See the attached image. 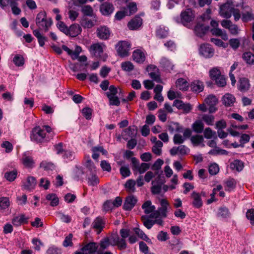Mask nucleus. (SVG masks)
I'll list each match as a JSON object with an SVG mask.
<instances>
[{
	"instance_id": "f257e3e1",
	"label": "nucleus",
	"mask_w": 254,
	"mask_h": 254,
	"mask_svg": "<svg viewBox=\"0 0 254 254\" xmlns=\"http://www.w3.org/2000/svg\"><path fill=\"white\" fill-rule=\"evenodd\" d=\"M45 131L49 134L50 137L53 136L54 132L50 126H43L42 128L38 126L32 129L30 136L31 140L37 142H42L47 140Z\"/></svg>"
},
{
	"instance_id": "f03ea898",
	"label": "nucleus",
	"mask_w": 254,
	"mask_h": 254,
	"mask_svg": "<svg viewBox=\"0 0 254 254\" xmlns=\"http://www.w3.org/2000/svg\"><path fill=\"white\" fill-rule=\"evenodd\" d=\"M35 22L39 29L45 32L48 30L52 23L50 18H47L46 13L44 11H41L37 14Z\"/></svg>"
},
{
	"instance_id": "7ed1b4c3",
	"label": "nucleus",
	"mask_w": 254,
	"mask_h": 254,
	"mask_svg": "<svg viewBox=\"0 0 254 254\" xmlns=\"http://www.w3.org/2000/svg\"><path fill=\"white\" fill-rule=\"evenodd\" d=\"M159 202L161 206L157 210H155L153 214H150V218H157L159 216L165 218L167 216V213L169 206L168 201L165 199H160Z\"/></svg>"
},
{
	"instance_id": "20e7f679",
	"label": "nucleus",
	"mask_w": 254,
	"mask_h": 254,
	"mask_svg": "<svg viewBox=\"0 0 254 254\" xmlns=\"http://www.w3.org/2000/svg\"><path fill=\"white\" fill-rule=\"evenodd\" d=\"M130 48V43L126 41H121L116 46L118 55L122 57H125L128 55Z\"/></svg>"
},
{
	"instance_id": "39448f33",
	"label": "nucleus",
	"mask_w": 254,
	"mask_h": 254,
	"mask_svg": "<svg viewBox=\"0 0 254 254\" xmlns=\"http://www.w3.org/2000/svg\"><path fill=\"white\" fill-rule=\"evenodd\" d=\"M132 163V169L134 172L137 171L140 174L144 173L149 168V164L142 163L140 164L139 161L134 157L131 159Z\"/></svg>"
},
{
	"instance_id": "423d86ee",
	"label": "nucleus",
	"mask_w": 254,
	"mask_h": 254,
	"mask_svg": "<svg viewBox=\"0 0 254 254\" xmlns=\"http://www.w3.org/2000/svg\"><path fill=\"white\" fill-rule=\"evenodd\" d=\"M106 48V46L104 44L97 43L91 45L89 50L92 55L96 57L101 58Z\"/></svg>"
},
{
	"instance_id": "0eeeda50",
	"label": "nucleus",
	"mask_w": 254,
	"mask_h": 254,
	"mask_svg": "<svg viewBox=\"0 0 254 254\" xmlns=\"http://www.w3.org/2000/svg\"><path fill=\"white\" fill-rule=\"evenodd\" d=\"M222 26L226 29H228L230 32L234 35H236L239 33V28L236 24H233L230 20H223L221 22Z\"/></svg>"
},
{
	"instance_id": "6e6552de",
	"label": "nucleus",
	"mask_w": 254,
	"mask_h": 254,
	"mask_svg": "<svg viewBox=\"0 0 254 254\" xmlns=\"http://www.w3.org/2000/svg\"><path fill=\"white\" fill-rule=\"evenodd\" d=\"M234 7L228 3H226L220 7L219 14L225 18L228 19L232 16V11Z\"/></svg>"
},
{
	"instance_id": "1a4fd4ad",
	"label": "nucleus",
	"mask_w": 254,
	"mask_h": 254,
	"mask_svg": "<svg viewBox=\"0 0 254 254\" xmlns=\"http://www.w3.org/2000/svg\"><path fill=\"white\" fill-rule=\"evenodd\" d=\"M199 53L206 58H210L213 57L214 50L209 44H203L199 48Z\"/></svg>"
},
{
	"instance_id": "9d476101",
	"label": "nucleus",
	"mask_w": 254,
	"mask_h": 254,
	"mask_svg": "<svg viewBox=\"0 0 254 254\" xmlns=\"http://www.w3.org/2000/svg\"><path fill=\"white\" fill-rule=\"evenodd\" d=\"M97 36L101 40H107L111 35V31L106 26H101L96 30Z\"/></svg>"
},
{
	"instance_id": "9b49d317",
	"label": "nucleus",
	"mask_w": 254,
	"mask_h": 254,
	"mask_svg": "<svg viewBox=\"0 0 254 254\" xmlns=\"http://www.w3.org/2000/svg\"><path fill=\"white\" fill-rule=\"evenodd\" d=\"M194 16L191 9H187L181 14V21L185 25L192 20Z\"/></svg>"
},
{
	"instance_id": "f8f14e48",
	"label": "nucleus",
	"mask_w": 254,
	"mask_h": 254,
	"mask_svg": "<svg viewBox=\"0 0 254 254\" xmlns=\"http://www.w3.org/2000/svg\"><path fill=\"white\" fill-rule=\"evenodd\" d=\"M150 77L157 82H160L161 79L159 74L158 69L157 67L153 65L148 66L146 68Z\"/></svg>"
},
{
	"instance_id": "ddd939ff",
	"label": "nucleus",
	"mask_w": 254,
	"mask_h": 254,
	"mask_svg": "<svg viewBox=\"0 0 254 254\" xmlns=\"http://www.w3.org/2000/svg\"><path fill=\"white\" fill-rule=\"evenodd\" d=\"M205 102L208 106H209V111L210 113H214L217 109L215 106L218 103V99L216 96L214 95H209L205 99Z\"/></svg>"
},
{
	"instance_id": "4468645a",
	"label": "nucleus",
	"mask_w": 254,
	"mask_h": 254,
	"mask_svg": "<svg viewBox=\"0 0 254 254\" xmlns=\"http://www.w3.org/2000/svg\"><path fill=\"white\" fill-rule=\"evenodd\" d=\"M114 5L109 2H104L100 6V11L101 13L105 16L111 15L114 11Z\"/></svg>"
},
{
	"instance_id": "2eb2a0df",
	"label": "nucleus",
	"mask_w": 254,
	"mask_h": 254,
	"mask_svg": "<svg viewBox=\"0 0 254 254\" xmlns=\"http://www.w3.org/2000/svg\"><path fill=\"white\" fill-rule=\"evenodd\" d=\"M190 198L192 200V205L194 207L199 208L202 206V200L199 193L193 191L191 194Z\"/></svg>"
},
{
	"instance_id": "dca6fc26",
	"label": "nucleus",
	"mask_w": 254,
	"mask_h": 254,
	"mask_svg": "<svg viewBox=\"0 0 254 254\" xmlns=\"http://www.w3.org/2000/svg\"><path fill=\"white\" fill-rule=\"evenodd\" d=\"M98 246L97 243L91 242L83 247L81 250L85 252V254H95L96 252H98Z\"/></svg>"
},
{
	"instance_id": "f3484780",
	"label": "nucleus",
	"mask_w": 254,
	"mask_h": 254,
	"mask_svg": "<svg viewBox=\"0 0 254 254\" xmlns=\"http://www.w3.org/2000/svg\"><path fill=\"white\" fill-rule=\"evenodd\" d=\"M209 27L204 24L197 23L195 26L194 31L197 36L202 37L209 30Z\"/></svg>"
},
{
	"instance_id": "a211bd4d",
	"label": "nucleus",
	"mask_w": 254,
	"mask_h": 254,
	"mask_svg": "<svg viewBox=\"0 0 254 254\" xmlns=\"http://www.w3.org/2000/svg\"><path fill=\"white\" fill-rule=\"evenodd\" d=\"M137 202L136 198L133 195H129L126 198L124 208L126 210H131Z\"/></svg>"
},
{
	"instance_id": "6ab92c4d",
	"label": "nucleus",
	"mask_w": 254,
	"mask_h": 254,
	"mask_svg": "<svg viewBox=\"0 0 254 254\" xmlns=\"http://www.w3.org/2000/svg\"><path fill=\"white\" fill-rule=\"evenodd\" d=\"M36 185V181L33 177H28L23 182V187L25 190H31L34 189Z\"/></svg>"
},
{
	"instance_id": "aec40b11",
	"label": "nucleus",
	"mask_w": 254,
	"mask_h": 254,
	"mask_svg": "<svg viewBox=\"0 0 254 254\" xmlns=\"http://www.w3.org/2000/svg\"><path fill=\"white\" fill-rule=\"evenodd\" d=\"M136 127L134 126L129 127L124 130L122 134L123 137L125 140H127L129 137H133L136 134Z\"/></svg>"
},
{
	"instance_id": "412c9836",
	"label": "nucleus",
	"mask_w": 254,
	"mask_h": 254,
	"mask_svg": "<svg viewBox=\"0 0 254 254\" xmlns=\"http://www.w3.org/2000/svg\"><path fill=\"white\" fill-rule=\"evenodd\" d=\"M133 61L137 63H143L145 60L144 53L140 50H135L132 54Z\"/></svg>"
},
{
	"instance_id": "4be33fe9",
	"label": "nucleus",
	"mask_w": 254,
	"mask_h": 254,
	"mask_svg": "<svg viewBox=\"0 0 254 254\" xmlns=\"http://www.w3.org/2000/svg\"><path fill=\"white\" fill-rule=\"evenodd\" d=\"M67 35L74 37L80 34L82 31L81 27L77 24H73L68 28Z\"/></svg>"
},
{
	"instance_id": "5701e85b",
	"label": "nucleus",
	"mask_w": 254,
	"mask_h": 254,
	"mask_svg": "<svg viewBox=\"0 0 254 254\" xmlns=\"http://www.w3.org/2000/svg\"><path fill=\"white\" fill-rule=\"evenodd\" d=\"M141 24L142 19L140 17L137 16L128 23L127 26L130 30H135L138 28Z\"/></svg>"
},
{
	"instance_id": "b1692460",
	"label": "nucleus",
	"mask_w": 254,
	"mask_h": 254,
	"mask_svg": "<svg viewBox=\"0 0 254 254\" xmlns=\"http://www.w3.org/2000/svg\"><path fill=\"white\" fill-rule=\"evenodd\" d=\"M145 214H153L155 211V207L150 200L145 201L141 206Z\"/></svg>"
},
{
	"instance_id": "393cba45",
	"label": "nucleus",
	"mask_w": 254,
	"mask_h": 254,
	"mask_svg": "<svg viewBox=\"0 0 254 254\" xmlns=\"http://www.w3.org/2000/svg\"><path fill=\"white\" fill-rule=\"evenodd\" d=\"M250 87L249 80L246 78H242L239 81L238 88L242 92L247 91Z\"/></svg>"
},
{
	"instance_id": "a878e982",
	"label": "nucleus",
	"mask_w": 254,
	"mask_h": 254,
	"mask_svg": "<svg viewBox=\"0 0 254 254\" xmlns=\"http://www.w3.org/2000/svg\"><path fill=\"white\" fill-rule=\"evenodd\" d=\"M96 20L89 19L85 16H83L81 21L80 24L84 28H91L95 24Z\"/></svg>"
},
{
	"instance_id": "bb28decb",
	"label": "nucleus",
	"mask_w": 254,
	"mask_h": 254,
	"mask_svg": "<svg viewBox=\"0 0 254 254\" xmlns=\"http://www.w3.org/2000/svg\"><path fill=\"white\" fill-rule=\"evenodd\" d=\"M222 101L225 106H231L235 102V98L233 95L227 93L223 97Z\"/></svg>"
},
{
	"instance_id": "cd10ccee",
	"label": "nucleus",
	"mask_w": 254,
	"mask_h": 254,
	"mask_svg": "<svg viewBox=\"0 0 254 254\" xmlns=\"http://www.w3.org/2000/svg\"><path fill=\"white\" fill-rule=\"evenodd\" d=\"M81 11L84 15V16H87L95 17L93 8L89 5L82 6L81 7Z\"/></svg>"
},
{
	"instance_id": "c85d7f7f",
	"label": "nucleus",
	"mask_w": 254,
	"mask_h": 254,
	"mask_svg": "<svg viewBox=\"0 0 254 254\" xmlns=\"http://www.w3.org/2000/svg\"><path fill=\"white\" fill-rule=\"evenodd\" d=\"M191 90L195 92H200L204 88L203 83L199 80H195L192 82L190 85Z\"/></svg>"
},
{
	"instance_id": "c756f323",
	"label": "nucleus",
	"mask_w": 254,
	"mask_h": 254,
	"mask_svg": "<svg viewBox=\"0 0 254 254\" xmlns=\"http://www.w3.org/2000/svg\"><path fill=\"white\" fill-rule=\"evenodd\" d=\"M211 32L213 35L220 36L222 39L226 41L228 39L227 33L219 28H212Z\"/></svg>"
},
{
	"instance_id": "7c9ffc66",
	"label": "nucleus",
	"mask_w": 254,
	"mask_h": 254,
	"mask_svg": "<svg viewBox=\"0 0 254 254\" xmlns=\"http://www.w3.org/2000/svg\"><path fill=\"white\" fill-rule=\"evenodd\" d=\"M241 41H242L244 44L248 42V40L245 38L240 39L233 38L230 40L229 44L233 49L236 50L239 48Z\"/></svg>"
},
{
	"instance_id": "2f4dec72",
	"label": "nucleus",
	"mask_w": 254,
	"mask_h": 254,
	"mask_svg": "<svg viewBox=\"0 0 254 254\" xmlns=\"http://www.w3.org/2000/svg\"><path fill=\"white\" fill-rule=\"evenodd\" d=\"M176 87L180 90L186 91L189 86V83L183 78H179L176 82Z\"/></svg>"
},
{
	"instance_id": "473e14b6",
	"label": "nucleus",
	"mask_w": 254,
	"mask_h": 254,
	"mask_svg": "<svg viewBox=\"0 0 254 254\" xmlns=\"http://www.w3.org/2000/svg\"><path fill=\"white\" fill-rule=\"evenodd\" d=\"M104 222L101 217H97L93 221L92 225L94 229L99 230V233L104 227Z\"/></svg>"
},
{
	"instance_id": "72a5a7b5",
	"label": "nucleus",
	"mask_w": 254,
	"mask_h": 254,
	"mask_svg": "<svg viewBox=\"0 0 254 254\" xmlns=\"http://www.w3.org/2000/svg\"><path fill=\"white\" fill-rule=\"evenodd\" d=\"M27 218L23 215L14 217L12 221V224L15 226H19L23 223H27Z\"/></svg>"
},
{
	"instance_id": "f704fd0d",
	"label": "nucleus",
	"mask_w": 254,
	"mask_h": 254,
	"mask_svg": "<svg viewBox=\"0 0 254 254\" xmlns=\"http://www.w3.org/2000/svg\"><path fill=\"white\" fill-rule=\"evenodd\" d=\"M136 182L132 179H129L127 181L125 185L127 191L129 193H133L135 191Z\"/></svg>"
},
{
	"instance_id": "c9c22d12",
	"label": "nucleus",
	"mask_w": 254,
	"mask_h": 254,
	"mask_svg": "<svg viewBox=\"0 0 254 254\" xmlns=\"http://www.w3.org/2000/svg\"><path fill=\"white\" fill-rule=\"evenodd\" d=\"M46 199L50 201V205L56 206L59 204V200L57 195L55 193H50L46 195Z\"/></svg>"
},
{
	"instance_id": "e433bc0d",
	"label": "nucleus",
	"mask_w": 254,
	"mask_h": 254,
	"mask_svg": "<svg viewBox=\"0 0 254 254\" xmlns=\"http://www.w3.org/2000/svg\"><path fill=\"white\" fill-rule=\"evenodd\" d=\"M230 168L233 170L240 172L244 168V164L241 161L235 160L230 164Z\"/></svg>"
},
{
	"instance_id": "4c0bfd02",
	"label": "nucleus",
	"mask_w": 254,
	"mask_h": 254,
	"mask_svg": "<svg viewBox=\"0 0 254 254\" xmlns=\"http://www.w3.org/2000/svg\"><path fill=\"white\" fill-rule=\"evenodd\" d=\"M190 140L194 146L201 145L202 146H204V144L203 143L204 139L201 135H196L191 136Z\"/></svg>"
},
{
	"instance_id": "58836bf2",
	"label": "nucleus",
	"mask_w": 254,
	"mask_h": 254,
	"mask_svg": "<svg viewBox=\"0 0 254 254\" xmlns=\"http://www.w3.org/2000/svg\"><path fill=\"white\" fill-rule=\"evenodd\" d=\"M193 130L197 133H201L204 129V125L200 120L196 121L192 125Z\"/></svg>"
},
{
	"instance_id": "ea45409f",
	"label": "nucleus",
	"mask_w": 254,
	"mask_h": 254,
	"mask_svg": "<svg viewBox=\"0 0 254 254\" xmlns=\"http://www.w3.org/2000/svg\"><path fill=\"white\" fill-rule=\"evenodd\" d=\"M244 60L249 64H254V54L250 52H245L243 55Z\"/></svg>"
},
{
	"instance_id": "a19ab883",
	"label": "nucleus",
	"mask_w": 254,
	"mask_h": 254,
	"mask_svg": "<svg viewBox=\"0 0 254 254\" xmlns=\"http://www.w3.org/2000/svg\"><path fill=\"white\" fill-rule=\"evenodd\" d=\"M33 33L37 38L39 45L43 47L45 44V42L47 40L46 38L40 33L39 30H34Z\"/></svg>"
},
{
	"instance_id": "79ce46f5",
	"label": "nucleus",
	"mask_w": 254,
	"mask_h": 254,
	"mask_svg": "<svg viewBox=\"0 0 254 254\" xmlns=\"http://www.w3.org/2000/svg\"><path fill=\"white\" fill-rule=\"evenodd\" d=\"M156 181H153L152 182V186L151 188V190L153 194H158L160 192L161 185L163 184V182L161 181L160 182H157V184H156Z\"/></svg>"
},
{
	"instance_id": "37998d69",
	"label": "nucleus",
	"mask_w": 254,
	"mask_h": 254,
	"mask_svg": "<svg viewBox=\"0 0 254 254\" xmlns=\"http://www.w3.org/2000/svg\"><path fill=\"white\" fill-rule=\"evenodd\" d=\"M168 128L169 131L172 133L174 131L182 132L183 130L182 127L180 126L179 123L174 122L171 123L168 125Z\"/></svg>"
},
{
	"instance_id": "c03bdc74",
	"label": "nucleus",
	"mask_w": 254,
	"mask_h": 254,
	"mask_svg": "<svg viewBox=\"0 0 254 254\" xmlns=\"http://www.w3.org/2000/svg\"><path fill=\"white\" fill-rule=\"evenodd\" d=\"M236 187V182L234 179H230L225 182V190L227 191H231Z\"/></svg>"
},
{
	"instance_id": "a18cd8bd",
	"label": "nucleus",
	"mask_w": 254,
	"mask_h": 254,
	"mask_svg": "<svg viewBox=\"0 0 254 254\" xmlns=\"http://www.w3.org/2000/svg\"><path fill=\"white\" fill-rule=\"evenodd\" d=\"M160 64L162 65L164 68L169 71H171V70H173L174 65L166 58H162L161 60Z\"/></svg>"
},
{
	"instance_id": "49530a36",
	"label": "nucleus",
	"mask_w": 254,
	"mask_h": 254,
	"mask_svg": "<svg viewBox=\"0 0 254 254\" xmlns=\"http://www.w3.org/2000/svg\"><path fill=\"white\" fill-rule=\"evenodd\" d=\"M168 35V29L165 27H159L156 30V36L160 38H165Z\"/></svg>"
},
{
	"instance_id": "de8ad7c7",
	"label": "nucleus",
	"mask_w": 254,
	"mask_h": 254,
	"mask_svg": "<svg viewBox=\"0 0 254 254\" xmlns=\"http://www.w3.org/2000/svg\"><path fill=\"white\" fill-rule=\"evenodd\" d=\"M128 16L134 13L137 11V6L135 2H130L127 6L124 8Z\"/></svg>"
},
{
	"instance_id": "09e8293b",
	"label": "nucleus",
	"mask_w": 254,
	"mask_h": 254,
	"mask_svg": "<svg viewBox=\"0 0 254 254\" xmlns=\"http://www.w3.org/2000/svg\"><path fill=\"white\" fill-rule=\"evenodd\" d=\"M40 168L47 171H53L55 169V166L51 162L42 161L40 165Z\"/></svg>"
},
{
	"instance_id": "8fccbe9b",
	"label": "nucleus",
	"mask_w": 254,
	"mask_h": 254,
	"mask_svg": "<svg viewBox=\"0 0 254 254\" xmlns=\"http://www.w3.org/2000/svg\"><path fill=\"white\" fill-rule=\"evenodd\" d=\"M248 8L249 9V11L243 13L242 14V20L243 22H246L251 21L254 18L253 14L252 13V10L249 7Z\"/></svg>"
},
{
	"instance_id": "3c124183",
	"label": "nucleus",
	"mask_w": 254,
	"mask_h": 254,
	"mask_svg": "<svg viewBox=\"0 0 254 254\" xmlns=\"http://www.w3.org/2000/svg\"><path fill=\"white\" fill-rule=\"evenodd\" d=\"M88 183L91 186H96L99 183V179L95 174L92 173L88 177Z\"/></svg>"
},
{
	"instance_id": "603ef678",
	"label": "nucleus",
	"mask_w": 254,
	"mask_h": 254,
	"mask_svg": "<svg viewBox=\"0 0 254 254\" xmlns=\"http://www.w3.org/2000/svg\"><path fill=\"white\" fill-rule=\"evenodd\" d=\"M13 62L17 66H21L24 64V59L22 55H16L13 59Z\"/></svg>"
},
{
	"instance_id": "864d4df0",
	"label": "nucleus",
	"mask_w": 254,
	"mask_h": 254,
	"mask_svg": "<svg viewBox=\"0 0 254 254\" xmlns=\"http://www.w3.org/2000/svg\"><path fill=\"white\" fill-rule=\"evenodd\" d=\"M135 233L140 237L141 239L145 241L148 243H151L150 239L145 234V233L140 229L138 228H135L134 229Z\"/></svg>"
},
{
	"instance_id": "5fc2aeb1",
	"label": "nucleus",
	"mask_w": 254,
	"mask_h": 254,
	"mask_svg": "<svg viewBox=\"0 0 254 254\" xmlns=\"http://www.w3.org/2000/svg\"><path fill=\"white\" fill-rule=\"evenodd\" d=\"M141 220L143 222V225L148 229H151L153 225L155 224V221H154V220L149 219L146 216H142L141 217Z\"/></svg>"
},
{
	"instance_id": "6e6d98bb",
	"label": "nucleus",
	"mask_w": 254,
	"mask_h": 254,
	"mask_svg": "<svg viewBox=\"0 0 254 254\" xmlns=\"http://www.w3.org/2000/svg\"><path fill=\"white\" fill-rule=\"evenodd\" d=\"M215 148L210 150L208 153L210 155H225L227 154V151L225 150L220 149L216 146Z\"/></svg>"
},
{
	"instance_id": "4d7b16f0",
	"label": "nucleus",
	"mask_w": 254,
	"mask_h": 254,
	"mask_svg": "<svg viewBox=\"0 0 254 254\" xmlns=\"http://www.w3.org/2000/svg\"><path fill=\"white\" fill-rule=\"evenodd\" d=\"M17 171L15 170L7 172L5 173L4 177L9 181H13L15 180L17 176Z\"/></svg>"
},
{
	"instance_id": "13d9d810",
	"label": "nucleus",
	"mask_w": 254,
	"mask_h": 254,
	"mask_svg": "<svg viewBox=\"0 0 254 254\" xmlns=\"http://www.w3.org/2000/svg\"><path fill=\"white\" fill-rule=\"evenodd\" d=\"M221 74V72L218 67H214L209 71V75L213 80L215 79Z\"/></svg>"
},
{
	"instance_id": "bf43d9fd",
	"label": "nucleus",
	"mask_w": 254,
	"mask_h": 254,
	"mask_svg": "<svg viewBox=\"0 0 254 254\" xmlns=\"http://www.w3.org/2000/svg\"><path fill=\"white\" fill-rule=\"evenodd\" d=\"M230 213L228 208L226 207L220 208L217 213V216L222 218H227L229 217Z\"/></svg>"
},
{
	"instance_id": "052dcab7",
	"label": "nucleus",
	"mask_w": 254,
	"mask_h": 254,
	"mask_svg": "<svg viewBox=\"0 0 254 254\" xmlns=\"http://www.w3.org/2000/svg\"><path fill=\"white\" fill-rule=\"evenodd\" d=\"M22 160L23 164L27 167H31L34 164L32 158L30 156H26L25 154L23 155Z\"/></svg>"
},
{
	"instance_id": "680f3d73",
	"label": "nucleus",
	"mask_w": 254,
	"mask_h": 254,
	"mask_svg": "<svg viewBox=\"0 0 254 254\" xmlns=\"http://www.w3.org/2000/svg\"><path fill=\"white\" fill-rule=\"evenodd\" d=\"M121 67L125 71H130L133 70L134 65L130 62L128 61L122 63Z\"/></svg>"
},
{
	"instance_id": "e2e57ef3",
	"label": "nucleus",
	"mask_w": 254,
	"mask_h": 254,
	"mask_svg": "<svg viewBox=\"0 0 254 254\" xmlns=\"http://www.w3.org/2000/svg\"><path fill=\"white\" fill-rule=\"evenodd\" d=\"M9 205V199L6 197L0 198V209H5Z\"/></svg>"
},
{
	"instance_id": "0e129e2a",
	"label": "nucleus",
	"mask_w": 254,
	"mask_h": 254,
	"mask_svg": "<svg viewBox=\"0 0 254 254\" xmlns=\"http://www.w3.org/2000/svg\"><path fill=\"white\" fill-rule=\"evenodd\" d=\"M209 173L211 175H216L219 171V168L216 163L211 164L209 167Z\"/></svg>"
},
{
	"instance_id": "69168bd1",
	"label": "nucleus",
	"mask_w": 254,
	"mask_h": 254,
	"mask_svg": "<svg viewBox=\"0 0 254 254\" xmlns=\"http://www.w3.org/2000/svg\"><path fill=\"white\" fill-rule=\"evenodd\" d=\"M110 245L109 238L107 237L102 240L100 243V248L101 251H103Z\"/></svg>"
},
{
	"instance_id": "338daca9",
	"label": "nucleus",
	"mask_w": 254,
	"mask_h": 254,
	"mask_svg": "<svg viewBox=\"0 0 254 254\" xmlns=\"http://www.w3.org/2000/svg\"><path fill=\"white\" fill-rule=\"evenodd\" d=\"M85 165L91 173H94L96 172V167L89 157H88V159L86 160Z\"/></svg>"
},
{
	"instance_id": "774afa93",
	"label": "nucleus",
	"mask_w": 254,
	"mask_h": 254,
	"mask_svg": "<svg viewBox=\"0 0 254 254\" xmlns=\"http://www.w3.org/2000/svg\"><path fill=\"white\" fill-rule=\"evenodd\" d=\"M203 121H204L207 125H212L214 121V118L212 115H204L202 118Z\"/></svg>"
}]
</instances>
